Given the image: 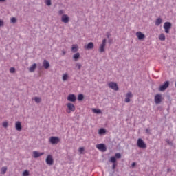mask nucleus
<instances>
[{"instance_id": "nucleus-12", "label": "nucleus", "mask_w": 176, "mask_h": 176, "mask_svg": "<svg viewBox=\"0 0 176 176\" xmlns=\"http://www.w3.org/2000/svg\"><path fill=\"white\" fill-rule=\"evenodd\" d=\"M136 36L138 37L139 41H144V39L145 38V34H144L141 32H136Z\"/></svg>"}, {"instance_id": "nucleus-32", "label": "nucleus", "mask_w": 176, "mask_h": 176, "mask_svg": "<svg viewBox=\"0 0 176 176\" xmlns=\"http://www.w3.org/2000/svg\"><path fill=\"white\" fill-rule=\"evenodd\" d=\"M47 6H52V0H45Z\"/></svg>"}, {"instance_id": "nucleus-27", "label": "nucleus", "mask_w": 176, "mask_h": 176, "mask_svg": "<svg viewBox=\"0 0 176 176\" xmlns=\"http://www.w3.org/2000/svg\"><path fill=\"white\" fill-rule=\"evenodd\" d=\"M93 113H97L98 115L101 113V111L98 109H93Z\"/></svg>"}, {"instance_id": "nucleus-28", "label": "nucleus", "mask_w": 176, "mask_h": 176, "mask_svg": "<svg viewBox=\"0 0 176 176\" xmlns=\"http://www.w3.org/2000/svg\"><path fill=\"white\" fill-rule=\"evenodd\" d=\"M109 162H111V163H116V157L115 156L111 157Z\"/></svg>"}, {"instance_id": "nucleus-42", "label": "nucleus", "mask_w": 176, "mask_h": 176, "mask_svg": "<svg viewBox=\"0 0 176 176\" xmlns=\"http://www.w3.org/2000/svg\"><path fill=\"white\" fill-rule=\"evenodd\" d=\"M116 166H117L116 163H113L112 169L115 170V168H116Z\"/></svg>"}, {"instance_id": "nucleus-2", "label": "nucleus", "mask_w": 176, "mask_h": 176, "mask_svg": "<svg viewBox=\"0 0 176 176\" xmlns=\"http://www.w3.org/2000/svg\"><path fill=\"white\" fill-rule=\"evenodd\" d=\"M170 86V81H165L162 85H161L158 90L159 91H166V89Z\"/></svg>"}, {"instance_id": "nucleus-33", "label": "nucleus", "mask_w": 176, "mask_h": 176, "mask_svg": "<svg viewBox=\"0 0 176 176\" xmlns=\"http://www.w3.org/2000/svg\"><path fill=\"white\" fill-rule=\"evenodd\" d=\"M68 80V74H65L63 76V80L65 81Z\"/></svg>"}, {"instance_id": "nucleus-15", "label": "nucleus", "mask_w": 176, "mask_h": 176, "mask_svg": "<svg viewBox=\"0 0 176 176\" xmlns=\"http://www.w3.org/2000/svg\"><path fill=\"white\" fill-rule=\"evenodd\" d=\"M43 67L45 68V69H49V68H50V63L47 61V60H43Z\"/></svg>"}, {"instance_id": "nucleus-7", "label": "nucleus", "mask_w": 176, "mask_h": 176, "mask_svg": "<svg viewBox=\"0 0 176 176\" xmlns=\"http://www.w3.org/2000/svg\"><path fill=\"white\" fill-rule=\"evenodd\" d=\"M154 100L155 104H160L163 101V97H162V94H157L155 96Z\"/></svg>"}, {"instance_id": "nucleus-25", "label": "nucleus", "mask_w": 176, "mask_h": 176, "mask_svg": "<svg viewBox=\"0 0 176 176\" xmlns=\"http://www.w3.org/2000/svg\"><path fill=\"white\" fill-rule=\"evenodd\" d=\"M159 39L160 41H166V36L164 35V34H161L159 36Z\"/></svg>"}, {"instance_id": "nucleus-14", "label": "nucleus", "mask_w": 176, "mask_h": 176, "mask_svg": "<svg viewBox=\"0 0 176 176\" xmlns=\"http://www.w3.org/2000/svg\"><path fill=\"white\" fill-rule=\"evenodd\" d=\"M45 155V153H39L38 151H33V157L34 159H38V157H41V156H43Z\"/></svg>"}, {"instance_id": "nucleus-43", "label": "nucleus", "mask_w": 176, "mask_h": 176, "mask_svg": "<svg viewBox=\"0 0 176 176\" xmlns=\"http://www.w3.org/2000/svg\"><path fill=\"white\" fill-rule=\"evenodd\" d=\"M0 27H3V21L0 19Z\"/></svg>"}, {"instance_id": "nucleus-6", "label": "nucleus", "mask_w": 176, "mask_h": 176, "mask_svg": "<svg viewBox=\"0 0 176 176\" xmlns=\"http://www.w3.org/2000/svg\"><path fill=\"white\" fill-rule=\"evenodd\" d=\"M107 45V38H104L102 40V44L100 45L99 47V52L100 53H104L105 52V46Z\"/></svg>"}, {"instance_id": "nucleus-8", "label": "nucleus", "mask_w": 176, "mask_h": 176, "mask_svg": "<svg viewBox=\"0 0 176 176\" xmlns=\"http://www.w3.org/2000/svg\"><path fill=\"white\" fill-rule=\"evenodd\" d=\"M109 87H110V89H112L113 90H115L116 91H118V90H119V87L118 86V83L114 82H109Z\"/></svg>"}, {"instance_id": "nucleus-17", "label": "nucleus", "mask_w": 176, "mask_h": 176, "mask_svg": "<svg viewBox=\"0 0 176 176\" xmlns=\"http://www.w3.org/2000/svg\"><path fill=\"white\" fill-rule=\"evenodd\" d=\"M93 47H94V43L93 42H90L87 45H85V49L87 50H90V49H93Z\"/></svg>"}, {"instance_id": "nucleus-5", "label": "nucleus", "mask_w": 176, "mask_h": 176, "mask_svg": "<svg viewBox=\"0 0 176 176\" xmlns=\"http://www.w3.org/2000/svg\"><path fill=\"white\" fill-rule=\"evenodd\" d=\"M46 164L48 166H53L54 163V160L53 159V155H48L47 156V158L45 160Z\"/></svg>"}, {"instance_id": "nucleus-11", "label": "nucleus", "mask_w": 176, "mask_h": 176, "mask_svg": "<svg viewBox=\"0 0 176 176\" xmlns=\"http://www.w3.org/2000/svg\"><path fill=\"white\" fill-rule=\"evenodd\" d=\"M61 21L62 23H65V24L69 23V16H68V15L67 14L62 15Z\"/></svg>"}, {"instance_id": "nucleus-18", "label": "nucleus", "mask_w": 176, "mask_h": 176, "mask_svg": "<svg viewBox=\"0 0 176 176\" xmlns=\"http://www.w3.org/2000/svg\"><path fill=\"white\" fill-rule=\"evenodd\" d=\"M78 50H79V47L78 46V45H72V52L73 53H76V52H78Z\"/></svg>"}, {"instance_id": "nucleus-37", "label": "nucleus", "mask_w": 176, "mask_h": 176, "mask_svg": "<svg viewBox=\"0 0 176 176\" xmlns=\"http://www.w3.org/2000/svg\"><path fill=\"white\" fill-rule=\"evenodd\" d=\"M76 67H77L78 69H80L82 68V65L80 63H76Z\"/></svg>"}, {"instance_id": "nucleus-47", "label": "nucleus", "mask_w": 176, "mask_h": 176, "mask_svg": "<svg viewBox=\"0 0 176 176\" xmlns=\"http://www.w3.org/2000/svg\"><path fill=\"white\" fill-rule=\"evenodd\" d=\"M65 53H67L65 51H63V56H65Z\"/></svg>"}, {"instance_id": "nucleus-9", "label": "nucleus", "mask_w": 176, "mask_h": 176, "mask_svg": "<svg viewBox=\"0 0 176 176\" xmlns=\"http://www.w3.org/2000/svg\"><path fill=\"white\" fill-rule=\"evenodd\" d=\"M67 101H70V102H75L76 101V96L74 94H70L67 96Z\"/></svg>"}, {"instance_id": "nucleus-26", "label": "nucleus", "mask_w": 176, "mask_h": 176, "mask_svg": "<svg viewBox=\"0 0 176 176\" xmlns=\"http://www.w3.org/2000/svg\"><path fill=\"white\" fill-rule=\"evenodd\" d=\"M6 171H8V168L2 167L1 174H6Z\"/></svg>"}, {"instance_id": "nucleus-4", "label": "nucleus", "mask_w": 176, "mask_h": 176, "mask_svg": "<svg viewBox=\"0 0 176 176\" xmlns=\"http://www.w3.org/2000/svg\"><path fill=\"white\" fill-rule=\"evenodd\" d=\"M49 142L52 144V145H57L60 142V138L58 137L52 136L50 138Z\"/></svg>"}, {"instance_id": "nucleus-45", "label": "nucleus", "mask_w": 176, "mask_h": 176, "mask_svg": "<svg viewBox=\"0 0 176 176\" xmlns=\"http://www.w3.org/2000/svg\"><path fill=\"white\" fill-rule=\"evenodd\" d=\"M125 102H130V98H125Z\"/></svg>"}, {"instance_id": "nucleus-19", "label": "nucleus", "mask_w": 176, "mask_h": 176, "mask_svg": "<svg viewBox=\"0 0 176 176\" xmlns=\"http://www.w3.org/2000/svg\"><path fill=\"white\" fill-rule=\"evenodd\" d=\"M73 58L75 61H78L79 60V58H80V54L79 52L76 53L74 56H73Z\"/></svg>"}, {"instance_id": "nucleus-44", "label": "nucleus", "mask_w": 176, "mask_h": 176, "mask_svg": "<svg viewBox=\"0 0 176 176\" xmlns=\"http://www.w3.org/2000/svg\"><path fill=\"white\" fill-rule=\"evenodd\" d=\"M107 38H108V39L111 38V34L109 32H107Z\"/></svg>"}, {"instance_id": "nucleus-30", "label": "nucleus", "mask_w": 176, "mask_h": 176, "mask_svg": "<svg viewBox=\"0 0 176 176\" xmlns=\"http://www.w3.org/2000/svg\"><path fill=\"white\" fill-rule=\"evenodd\" d=\"M126 98H133V93H131V92L127 93L126 95Z\"/></svg>"}, {"instance_id": "nucleus-35", "label": "nucleus", "mask_w": 176, "mask_h": 176, "mask_svg": "<svg viewBox=\"0 0 176 176\" xmlns=\"http://www.w3.org/2000/svg\"><path fill=\"white\" fill-rule=\"evenodd\" d=\"M10 72L11 74H14V73L16 72V69H15L14 67H11V68L10 69Z\"/></svg>"}, {"instance_id": "nucleus-48", "label": "nucleus", "mask_w": 176, "mask_h": 176, "mask_svg": "<svg viewBox=\"0 0 176 176\" xmlns=\"http://www.w3.org/2000/svg\"><path fill=\"white\" fill-rule=\"evenodd\" d=\"M6 0H0V2H5Z\"/></svg>"}, {"instance_id": "nucleus-21", "label": "nucleus", "mask_w": 176, "mask_h": 176, "mask_svg": "<svg viewBox=\"0 0 176 176\" xmlns=\"http://www.w3.org/2000/svg\"><path fill=\"white\" fill-rule=\"evenodd\" d=\"M36 69V63H34L29 69L30 72H34Z\"/></svg>"}, {"instance_id": "nucleus-49", "label": "nucleus", "mask_w": 176, "mask_h": 176, "mask_svg": "<svg viewBox=\"0 0 176 176\" xmlns=\"http://www.w3.org/2000/svg\"><path fill=\"white\" fill-rule=\"evenodd\" d=\"M109 43H111V40H109Z\"/></svg>"}, {"instance_id": "nucleus-20", "label": "nucleus", "mask_w": 176, "mask_h": 176, "mask_svg": "<svg viewBox=\"0 0 176 176\" xmlns=\"http://www.w3.org/2000/svg\"><path fill=\"white\" fill-rule=\"evenodd\" d=\"M162 23H163V19H162V18H157L155 21V25L159 27Z\"/></svg>"}, {"instance_id": "nucleus-50", "label": "nucleus", "mask_w": 176, "mask_h": 176, "mask_svg": "<svg viewBox=\"0 0 176 176\" xmlns=\"http://www.w3.org/2000/svg\"><path fill=\"white\" fill-rule=\"evenodd\" d=\"M67 113H71V111H67Z\"/></svg>"}, {"instance_id": "nucleus-29", "label": "nucleus", "mask_w": 176, "mask_h": 176, "mask_svg": "<svg viewBox=\"0 0 176 176\" xmlns=\"http://www.w3.org/2000/svg\"><path fill=\"white\" fill-rule=\"evenodd\" d=\"M11 23H12V24H15V23H17V19H16V17H12L10 19Z\"/></svg>"}, {"instance_id": "nucleus-1", "label": "nucleus", "mask_w": 176, "mask_h": 176, "mask_svg": "<svg viewBox=\"0 0 176 176\" xmlns=\"http://www.w3.org/2000/svg\"><path fill=\"white\" fill-rule=\"evenodd\" d=\"M137 146L138 148H140V149H146V144L142 138L138 139Z\"/></svg>"}, {"instance_id": "nucleus-3", "label": "nucleus", "mask_w": 176, "mask_h": 176, "mask_svg": "<svg viewBox=\"0 0 176 176\" xmlns=\"http://www.w3.org/2000/svg\"><path fill=\"white\" fill-rule=\"evenodd\" d=\"M173 27V24L171 22H165L164 23V29L165 30L166 34H170V29Z\"/></svg>"}, {"instance_id": "nucleus-13", "label": "nucleus", "mask_w": 176, "mask_h": 176, "mask_svg": "<svg viewBox=\"0 0 176 176\" xmlns=\"http://www.w3.org/2000/svg\"><path fill=\"white\" fill-rule=\"evenodd\" d=\"M15 129L17 130V131H21L23 130V126H21V122L17 121L15 123Z\"/></svg>"}, {"instance_id": "nucleus-10", "label": "nucleus", "mask_w": 176, "mask_h": 176, "mask_svg": "<svg viewBox=\"0 0 176 176\" xmlns=\"http://www.w3.org/2000/svg\"><path fill=\"white\" fill-rule=\"evenodd\" d=\"M96 148L99 149V151H101L102 152L107 151V146H105L104 144H97Z\"/></svg>"}, {"instance_id": "nucleus-34", "label": "nucleus", "mask_w": 176, "mask_h": 176, "mask_svg": "<svg viewBox=\"0 0 176 176\" xmlns=\"http://www.w3.org/2000/svg\"><path fill=\"white\" fill-rule=\"evenodd\" d=\"M23 176H28L30 175V172L28 170H24L23 173Z\"/></svg>"}, {"instance_id": "nucleus-23", "label": "nucleus", "mask_w": 176, "mask_h": 176, "mask_svg": "<svg viewBox=\"0 0 176 176\" xmlns=\"http://www.w3.org/2000/svg\"><path fill=\"white\" fill-rule=\"evenodd\" d=\"M83 100H85V96L83 95V94H78V101H83Z\"/></svg>"}, {"instance_id": "nucleus-41", "label": "nucleus", "mask_w": 176, "mask_h": 176, "mask_svg": "<svg viewBox=\"0 0 176 176\" xmlns=\"http://www.w3.org/2000/svg\"><path fill=\"white\" fill-rule=\"evenodd\" d=\"M59 16H61V14H64V11L63 10H60L58 11Z\"/></svg>"}, {"instance_id": "nucleus-24", "label": "nucleus", "mask_w": 176, "mask_h": 176, "mask_svg": "<svg viewBox=\"0 0 176 176\" xmlns=\"http://www.w3.org/2000/svg\"><path fill=\"white\" fill-rule=\"evenodd\" d=\"M34 100L36 104H40L41 101H42V98L39 97H34Z\"/></svg>"}, {"instance_id": "nucleus-40", "label": "nucleus", "mask_w": 176, "mask_h": 176, "mask_svg": "<svg viewBox=\"0 0 176 176\" xmlns=\"http://www.w3.org/2000/svg\"><path fill=\"white\" fill-rule=\"evenodd\" d=\"M166 142H167L168 145H173V142L170 141L169 140H166Z\"/></svg>"}, {"instance_id": "nucleus-31", "label": "nucleus", "mask_w": 176, "mask_h": 176, "mask_svg": "<svg viewBox=\"0 0 176 176\" xmlns=\"http://www.w3.org/2000/svg\"><path fill=\"white\" fill-rule=\"evenodd\" d=\"M114 157H116V159H121L122 154H120V153H116V155Z\"/></svg>"}, {"instance_id": "nucleus-46", "label": "nucleus", "mask_w": 176, "mask_h": 176, "mask_svg": "<svg viewBox=\"0 0 176 176\" xmlns=\"http://www.w3.org/2000/svg\"><path fill=\"white\" fill-rule=\"evenodd\" d=\"M135 166H137V163L133 162L131 164V167H135Z\"/></svg>"}, {"instance_id": "nucleus-38", "label": "nucleus", "mask_w": 176, "mask_h": 176, "mask_svg": "<svg viewBox=\"0 0 176 176\" xmlns=\"http://www.w3.org/2000/svg\"><path fill=\"white\" fill-rule=\"evenodd\" d=\"M146 133L148 134V135H151V134H152V133H151V129H146Z\"/></svg>"}, {"instance_id": "nucleus-22", "label": "nucleus", "mask_w": 176, "mask_h": 176, "mask_svg": "<svg viewBox=\"0 0 176 176\" xmlns=\"http://www.w3.org/2000/svg\"><path fill=\"white\" fill-rule=\"evenodd\" d=\"M105 133H107V130H105L104 128H101L98 130V134L100 135L105 134Z\"/></svg>"}, {"instance_id": "nucleus-16", "label": "nucleus", "mask_w": 176, "mask_h": 176, "mask_svg": "<svg viewBox=\"0 0 176 176\" xmlns=\"http://www.w3.org/2000/svg\"><path fill=\"white\" fill-rule=\"evenodd\" d=\"M67 107L69 111H72V112H74L75 111V105L72 103H67Z\"/></svg>"}, {"instance_id": "nucleus-39", "label": "nucleus", "mask_w": 176, "mask_h": 176, "mask_svg": "<svg viewBox=\"0 0 176 176\" xmlns=\"http://www.w3.org/2000/svg\"><path fill=\"white\" fill-rule=\"evenodd\" d=\"M8 122H5L3 123V127H4L5 129H6L8 127Z\"/></svg>"}, {"instance_id": "nucleus-36", "label": "nucleus", "mask_w": 176, "mask_h": 176, "mask_svg": "<svg viewBox=\"0 0 176 176\" xmlns=\"http://www.w3.org/2000/svg\"><path fill=\"white\" fill-rule=\"evenodd\" d=\"M84 151H85V148H83V147H80L79 148V153H83Z\"/></svg>"}]
</instances>
